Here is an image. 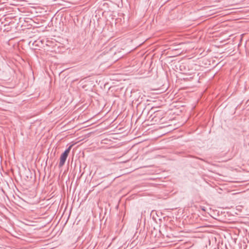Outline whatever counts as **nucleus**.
Returning a JSON list of instances; mask_svg holds the SVG:
<instances>
[{
  "label": "nucleus",
  "mask_w": 249,
  "mask_h": 249,
  "mask_svg": "<svg viewBox=\"0 0 249 249\" xmlns=\"http://www.w3.org/2000/svg\"><path fill=\"white\" fill-rule=\"evenodd\" d=\"M56 152V149L55 148L54 150L53 149V150H52V152L51 153V155L52 156V154L53 153V154L54 156Z\"/></svg>",
  "instance_id": "nucleus-7"
},
{
  "label": "nucleus",
  "mask_w": 249,
  "mask_h": 249,
  "mask_svg": "<svg viewBox=\"0 0 249 249\" xmlns=\"http://www.w3.org/2000/svg\"><path fill=\"white\" fill-rule=\"evenodd\" d=\"M14 60L17 62H21L22 61H24L21 56L18 55L16 56V57L14 58Z\"/></svg>",
  "instance_id": "nucleus-6"
},
{
  "label": "nucleus",
  "mask_w": 249,
  "mask_h": 249,
  "mask_svg": "<svg viewBox=\"0 0 249 249\" xmlns=\"http://www.w3.org/2000/svg\"><path fill=\"white\" fill-rule=\"evenodd\" d=\"M25 176L24 177V179L27 181L30 180V179H31L32 178V173L30 172V171L29 170H28V171H26V172H25Z\"/></svg>",
  "instance_id": "nucleus-5"
},
{
  "label": "nucleus",
  "mask_w": 249,
  "mask_h": 249,
  "mask_svg": "<svg viewBox=\"0 0 249 249\" xmlns=\"http://www.w3.org/2000/svg\"><path fill=\"white\" fill-rule=\"evenodd\" d=\"M176 64L174 67L176 71H180L182 73H187L189 70L188 63H173Z\"/></svg>",
  "instance_id": "nucleus-1"
},
{
  "label": "nucleus",
  "mask_w": 249,
  "mask_h": 249,
  "mask_svg": "<svg viewBox=\"0 0 249 249\" xmlns=\"http://www.w3.org/2000/svg\"><path fill=\"white\" fill-rule=\"evenodd\" d=\"M73 145H70L67 149L61 154L60 158L59 166H62L64 165L68 156L70 152Z\"/></svg>",
  "instance_id": "nucleus-2"
},
{
  "label": "nucleus",
  "mask_w": 249,
  "mask_h": 249,
  "mask_svg": "<svg viewBox=\"0 0 249 249\" xmlns=\"http://www.w3.org/2000/svg\"><path fill=\"white\" fill-rule=\"evenodd\" d=\"M45 165L46 166L47 165V160H46L45 161Z\"/></svg>",
  "instance_id": "nucleus-11"
},
{
  "label": "nucleus",
  "mask_w": 249,
  "mask_h": 249,
  "mask_svg": "<svg viewBox=\"0 0 249 249\" xmlns=\"http://www.w3.org/2000/svg\"><path fill=\"white\" fill-rule=\"evenodd\" d=\"M56 204H52L49 210H48V218L50 217L52 219L56 213Z\"/></svg>",
  "instance_id": "nucleus-3"
},
{
  "label": "nucleus",
  "mask_w": 249,
  "mask_h": 249,
  "mask_svg": "<svg viewBox=\"0 0 249 249\" xmlns=\"http://www.w3.org/2000/svg\"><path fill=\"white\" fill-rule=\"evenodd\" d=\"M47 51L49 52L50 51V50L48 49Z\"/></svg>",
  "instance_id": "nucleus-13"
},
{
  "label": "nucleus",
  "mask_w": 249,
  "mask_h": 249,
  "mask_svg": "<svg viewBox=\"0 0 249 249\" xmlns=\"http://www.w3.org/2000/svg\"><path fill=\"white\" fill-rule=\"evenodd\" d=\"M151 65H152V63L149 64V65H148L147 66V67H150V66H151Z\"/></svg>",
  "instance_id": "nucleus-10"
},
{
  "label": "nucleus",
  "mask_w": 249,
  "mask_h": 249,
  "mask_svg": "<svg viewBox=\"0 0 249 249\" xmlns=\"http://www.w3.org/2000/svg\"><path fill=\"white\" fill-rule=\"evenodd\" d=\"M52 21H53V18L52 19V20H51V22H52ZM52 23H51L50 22V23H49V24H48V26H49V27H51V26H52Z\"/></svg>",
  "instance_id": "nucleus-8"
},
{
  "label": "nucleus",
  "mask_w": 249,
  "mask_h": 249,
  "mask_svg": "<svg viewBox=\"0 0 249 249\" xmlns=\"http://www.w3.org/2000/svg\"><path fill=\"white\" fill-rule=\"evenodd\" d=\"M59 242L55 241H52L51 239H48V249H53L59 245Z\"/></svg>",
  "instance_id": "nucleus-4"
},
{
  "label": "nucleus",
  "mask_w": 249,
  "mask_h": 249,
  "mask_svg": "<svg viewBox=\"0 0 249 249\" xmlns=\"http://www.w3.org/2000/svg\"><path fill=\"white\" fill-rule=\"evenodd\" d=\"M51 43V42L48 40V44H47L48 48L50 46L49 43Z\"/></svg>",
  "instance_id": "nucleus-9"
},
{
  "label": "nucleus",
  "mask_w": 249,
  "mask_h": 249,
  "mask_svg": "<svg viewBox=\"0 0 249 249\" xmlns=\"http://www.w3.org/2000/svg\"><path fill=\"white\" fill-rule=\"evenodd\" d=\"M102 66V64H101V65H100L99 67H100H100H101V66Z\"/></svg>",
  "instance_id": "nucleus-12"
}]
</instances>
